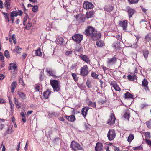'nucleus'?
Listing matches in <instances>:
<instances>
[{
    "label": "nucleus",
    "mask_w": 151,
    "mask_h": 151,
    "mask_svg": "<svg viewBox=\"0 0 151 151\" xmlns=\"http://www.w3.org/2000/svg\"><path fill=\"white\" fill-rule=\"evenodd\" d=\"M85 34L89 37H93L94 38H101V34L95 30L94 28L90 26H88L85 30Z\"/></svg>",
    "instance_id": "1"
},
{
    "label": "nucleus",
    "mask_w": 151,
    "mask_h": 151,
    "mask_svg": "<svg viewBox=\"0 0 151 151\" xmlns=\"http://www.w3.org/2000/svg\"><path fill=\"white\" fill-rule=\"evenodd\" d=\"M50 83L54 91L58 92L60 90V83L57 80H50Z\"/></svg>",
    "instance_id": "2"
},
{
    "label": "nucleus",
    "mask_w": 151,
    "mask_h": 151,
    "mask_svg": "<svg viewBox=\"0 0 151 151\" xmlns=\"http://www.w3.org/2000/svg\"><path fill=\"white\" fill-rule=\"evenodd\" d=\"M116 136L115 131L113 129H109L107 134V137L109 141L113 140Z\"/></svg>",
    "instance_id": "3"
},
{
    "label": "nucleus",
    "mask_w": 151,
    "mask_h": 151,
    "mask_svg": "<svg viewBox=\"0 0 151 151\" xmlns=\"http://www.w3.org/2000/svg\"><path fill=\"white\" fill-rule=\"evenodd\" d=\"M70 147L71 149L74 151L81 149V147L80 145L74 141H73L71 142Z\"/></svg>",
    "instance_id": "4"
},
{
    "label": "nucleus",
    "mask_w": 151,
    "mask_h": 151,
    "mask_svg": "<svg viewBox=\"0 0 151 151\" xmlns=\"http://www.w3.org/2000/svg\"><path fill=\"white\" fill-rule=\"evenodd\" d=\"M88 68L86 65H84L80 69V74L83 76H86L88 74Z\"/></svg>",
    "instance_id": "5"
},
{
    "label": "nucleus",
    "mask_w": 151,
    "mask_h": 151,
    "mask_svg": "<svg viewBox=\"0 0 151 151\" xmlns=\"http://www.w3.org/2000/svg\"><path fill=\"white\" fill-rule=\"evenodd\" d=\"M116 118L114 114L113 113L111 114L110 118L108 119L107 123L110 125L114 124L115 122Z\"/></svg>",
    "instance_id": "6"
},
{
    "label": "nucleus",
    "mask_w": 151,
    "mask_h": 151,
    "mask_svg": "<svg viewBox=\"0 0 151 151\" xmlns=\"http://www.w3.org/2000/svg\"><path fill=\"white\" fill-rule=\"evenodd\" d=\"M119 25L122 27L124 30H126L127 29V20H124L123 21H119Z\"/></svg>",
    "instance_id": "7"
},
{
    "label": "nucleus",
    "mask_w": 151,
    "mask_h": 151,
    "mask_svg": "<svg viewBox=\"0 0 151 151\" xmlns=\"http://www.w3.org/2000/svg\"><path fill=\"white\" fill-rule=\"evenodd\" d=\"M148 84V82L146 79H144L142 82V87L146 91H149Z\"/></svg>",
    "instance_id": "8"
},
{
    "label": "nucleus",
    "mask_w": 151,
    "mask_h": 151,
    "mask_svg": "<svg viewBox=\"0 0 151 151\" xmlns=\"http://www.w3.org/2000/svg\"><path fill=\"white\" fill-rule=\"evenodd\" d=\"M111 85L114 87L115 90L116 91H121V88L117 84L116 82L114 81H111L109 83Z\"/></svg>",
    "instance_id": "9"
},
{
    "label": "nucleus",
    "mask_w": 151,
    "mask_h": 151,
    "mask_svg": "<svg viewBox=\"0 0 151 151\" xmlns=\"http://www.w3.org/2000/svg\"><path fill=\"white\" fill-rule=\"evenodd\" d=\"M117 58L114 56L111 58H108L107 63L109 65H113L116 62Z\"/></svg>",
    "instance_id": "10"
},
{
    "label": "nucleus",
    "mask_w": 151,
    "mask_h": 151,
    "mask_svg": "<svg viewBox=\"0 0 151 151\" xmlns=\"http://www.w3.org/2000/svg\"><path fill=\"white\" fill-rule=\"evenodd\" d=\"M126 9L128 12L129 17V18H131L134 14L135 10L129 7H127Z\"/></svg>",
    "instance_id": "11"
},
{
    "label": "nucleus",
    "mask_w": 151,
    "mask_h": 151,
    "mask_svg": "<svg viewBox=\"0 0 151 151\" xmlns=\"http://www.w3.org/2000/svg\"><path fill=\"white\" fill-rule=\"evenodd\" d=\"M83 7L86 9H91L93 7V6L91 3L85 2L83 5Z\"/></svg>",
    "instance_id": "12"
},
{
    "label": "nucleus",
    "mask_w": 151,
    "mask_h": 151,
    "mask_svg": "<svg viewBox=\"0 0 151 151\" xmlns=\"http://www.w3.org/2000/svg\"><path fill=\"white\" fill-rule=\"evenodd\" d=\"M80 58L82 60L87 63L88 64L90 63V60L88 57L87 55L81 54L80 55Z\"/></svg>",
    "instance_id": "13"
},
{
    "label": "nucleus",
    "mask_w": 151,
    "mask_h": 151,
    "mask_svg": "<svg viewBox=\"0 0 151 151\" xmlns=\"http://www.w3.org/2000/svg\"><path fill=\"white\" fill-rule=\"evenodd\" d=\"M46 70L47 73H48L50 76L53 77L56 76L55 75V73L53 70H51L50 68L48 67H47L46 68Z\"/></svg>",
    "instance_id": "14"
},
{
    "label": "nucleus",
    "mask_w": 151,
    "mask_h": 151,
    "mask_svg": "<svg viewBox=\"0 0 151 151\" xmlns=\"http://www.w3.org/2000/svg\"><path fill=\"white\" fill-rule=\"evenodd\" d=\"M127 78L130 81H133L137 79V77L135 73H131L127 76Z\"/></svg>",
    "instance_id": "15"
},
{
    "label": "nucleus",
    "mask_w": 151,
    "mask_h": 151,
    "mask_svg": "<svg viewBox=\"0 0 151 151\" xmlns=\"http://www.w3.org/2000/svg\"><path fill=\"white\" fill-rule=\"evenodd\" d=\"M103 145L102 143L100 142H97L96 144V146L95 147L96 151H102L103 149Z\"/></svg>",
    "instance_id": "16"
},
{
    "label": "nucleus",
    "mask_w": 151,
    "mask_h": 151,
    "mask_svg": "<svg viewBox=\"0 0 151 151\" xmlns=\"http://www.w3.org/2000/svg\"><path fill=\"white\" fill-rule=\"evenodd\" d=\"M90 108L89 107H85L82 108L81 110V114L84 117H85L87 114V113Z\"/></svg>",
    "instance_id": "17"
},
{
    "label": "nucleus",
    "mask_w": 151,
    "mask_h": 151,
    "mask_svg": "<svg viewBox=\"0 0 151 151\" xmlns=\"http://www.w3.org/2000/svg\"><path fill=\"white\" fill-rule=\"evenodd\" d=\"M65 117L69 121L71 122H73L76 120V118L74 115H72L71 116H66Z\"/></svg>",
    "instance_id": "18"
},
{
    "label": "nucleus",
    "mask_w": 151,
    "mask_h": 151,
    "mask_svg": "<svg viewBox=\"0 0 151 151\" xmlns=\"http://www.w3.org/2000/svg\"><path fill=\"white\" fill-rule=\"evenodd\" d=\"M17 95L22 101L26 99V96L23 92L19 91L17 93Z\"/></svg>",
    "instance_id": "19"
},
{
    "label": "nucleus",
    "mask_w": 151,
    "mask_h": 151,
    "mask_svg": "<svg viewBox=\"0 0 151 151\" xmlns=\"http://www.w3.org/2000/svg\"><path fill=\"white\" fill-rule=\"evenodd\" d=\"M17 86V82L16 81L13 82L11 84L10 88L11 92L13 93L14 92L15 89Z\"/></svg>",
    "instance_id": "20"
},
{
    "label": "nucleus",
    "mask_w": 151,
    "mask_h": 151,
    "mask_svg": "<svg viewBox=\"0 0 151 151\" xmlns=\"http://www.w3.org/2000/svg\"><path fill=\"white\" fill-rule=\"evenodd\" d=\"M94 12L93 11L87 12L86 14V17L87 18H91L93 17Z\"/></svg>",
    "instance_id": "21"
},
{
    "label": "nucleus",
    "mask_w": 151,
    "mask_h": 151,
    "mask_svg": "<svg viewBox=\"0 0 151 151\" xmlns=\"http://www.w3.org/2000/svg\"><path fill=\"white\" fill-rule=\"evenodd\" d=\"M51 93V91L48 89L47 90L43 93V96L45 98L47 99L48 98L49 96Z\"/></svg>",
    "instance_id": "22"
},
{
    "label": "nucleus",
    "mask_w": 151,
    "mask_h": 151,
    "mask_svg": "<svg viewBox=\"0 0 151 151\" xmlns=\"http://www.w3.org/2000/svg\"><path fill=\"white\" fill-rule=\"evenodd\" d=\"M96 45L97 47H101L104 46L105 44L103 41L101 40H98L96 41Z\"/></svg>",
    "instance_id": "23"
},
{
    "label": "nucleus",
    "mask_w": 151,
    "mask_h": 151,
    "mask_svg": "<svg viewBox=\"0 0 151 151\" xmlns=\"http://www.w3.org/2000/svg\"><path fill=\"white\" fill-rule=\"evenodd\" d=\"M14 103L16 105V107L18 109L21 108V105L20 103L18 102V100L16 98H14Z\"/></svg>",
    "instance_id": "24"
},
{
    "label": "nucleus",
    "mask_w": 151,
    "mask_h": 151,
    "mask_svg": "<svg viewBox=\"0 0 151 151\" xmlns=\"http://www.w3.org/2000/svg\"><path fill=\"white\" fill-rule=\"evenodd\" d=\"M125 97L126 99L132 98L133 99L134 96L130 94L129 92H127L124 94Z\"/></svg>",
    "instance_id": "25"
},
{
    "label": "nucleus",
    "mask_w": 151,
    "mask_h": 151,
    "mask_svg": "<svg viewBox=\"0 0 151 151\" xmlns=\"http://www.w3.org/2000/svg\"><path fill=\"white\" fill-rule=\"evenodd\" d=\"M119 43L120 42H117V43L116 44H115V43L113 44L112 45V47L113 48L116 50L117 49H119L120 48L119 45Z\"/></svg>",
    "instance_id": "26"
},
{
    "label": "nucleus",
    "mask_w": 151,
    "mask_h": 151,
    "mask_svg": "<svg viewBox=\"0 0 151 151\" xmlns=\"http://www.w3.org/2000/svg\"><path fill=\"white\" fill-rule=\"evenodd\" d=\"M130 115L129 111H126L124 114V117L129 121V118L130 117Z\"/></svg>",
    "instance_id": "27"
},
{
    "label": "nucleus",
    "mask_w": 151,
    "mask_h": 151,
    "mask_svg": "<svg viewBox=\"0 0 151 151\" xmlns=\"http://www.w3.org/2000/svg\"><path fill=\"white\" fill-rule=\"evenodd\" d=\"M10 68L9 69V70L12 69H14V70L17 68V65L13 63H11L10 64Z\"/></svg>",
    "instance_id": "28"
},
{
    "label": "nucleus",
    "mask_w": 151,
    "mask_h": 151,
    "mask_svg": "<svg viewBox=\"0 0 151 151\" xmlns=\"http://www.w3.org/2000/svg\"><path fill=\"white\" fill-rule=\"evenodd\" d=\"M88 106L92 107L93 108L96 107V103L95 102H92L91 101H89L88 103Z\"/></svg>",
    "instance_id": "29"
},
{
    "label": "nucleus",
    "mask_w": 151,
    "mask_h": 151,
    "mask_svg": "<svg viewBox=\"0 0 151 151\" xmlns=\"http://www.w3.org/2000/svg\"><path fill=\"white\" fill-rule=\"evenodd\" d=\"M56 41L57 44L62 45L64 42V40L63 38H56Z\"/></svg>",
    "instance_id": "30"
},
{
    "label": "nucleus",
    "mask_w": 151,
    "mask_h": 151,
    "mask_svg": "<svg viewBox=\"0 0 151 151\" xmlns=\"http://www.w3.org/2000/svg\"><path fill=\"white\" fill-rule=\"evenodd\" d=\"M134 139V136L133 134H130L128 137L127 140L129 143H130Z\"/></svg>",
    "instance_id": "31"
},
{
    "label": "nucleus",
    "mask_w": 151,
    "mask_h": 151,
    "mask_svg": "<svg viewBox=\"0 0 151 151\" xmlns=\"http://www.w3.org/2000/svg\"><path fill=\"white\" fill-rule=\"evenodd\" d=\"M143 55L146 59H147L148 55L149 54V52L147 50H145L143 51Z\"/></svg>",
    "instance_id": "32"
},
{
    "label": "nucleus",
    "mask_w": 151,
    "mask_h": 151,
    "mask_svg": "<svg viewBox=\"0 0 151 151\" xmlns=\"http://www.w3.org/2000/svg\"><path fill=\"white\" fill-rule=\"evenodd\" d=\"M18 15V12L16 11H13L11 13L10 16L11 17H16Z\"/></svg>",
    "instance_id": "33"
},
{
    "label": "nucleus",
    "mask_w": 151,
    "mask_h": 151,
    "mask_svg": "<svg viewBox=\"0 0 151 151\" xmlns=\"http://www.w3.org/2000/svg\"><path fill=\"white\" fill-rule=\"evenodd\" d=\"M4 54V56L6 57L7 58H10V54L8 50H5Z\"/></svg>",
    "instance_id": "34"
},
{
    "label": "nucleus",
    "mask_w": 151,
    "mask_h": 151,
    "mask_svg": "<svg viewBox=\"0 0 151 151\" xmlns=\"http://www.w3.org/2000/svg\"><path fill=\"white\" fill-rule=\"evenodd\" d=\"M35 54L37 56H39L42 55V54L40 48L36 50Z\"/></svg>",
    "instance_id": "35"
},
{
    "label": "nucleus",
    "mask_w": 151,
    "mask_h": 151,
    "mask_svg": "<svg viewBox=\"0 0 151 151\" xmlns=\"http://www.w3.org/2000/svg\"><path fill=\"white\" fill-rule=\"evenodd\" d=\"M147 126L149 129L151 128V119H150L146 122Z\"/></svg>",
    "instance_id": "36"
},
{
    "label": "nucleus",
    "mask_w": 151,
    "mask_h": 151,
    "mask_svg": "<svg viewBox=\"0 0 151 151\" xmlns=\"http://www.w3.org/2000/svg\"><path fill=\"white\" fill-rule=\"evenodd\" d=\"M27 19H28V20L29 21V19L28 17V15L26 14V15L24 17L23 19V24L24 25H25L26 21L27 20Z\"/></svg>",
    "instance_id": "37"
},
{
    "label": "nucleus",
    "mask_w": 151,
    "mask_h": 151,
    "mask_svg": "<svg viewBox=\"0 0 151 151\" xmlns=\"http://www.w3.org/2000/svg\"><path fill=\"white\" fill-rule=\"evenodd\" d=\"M98 75L96 74L94 72H92L91 73V76L94 79H97L98 78Z\"/></svg>",
    "instance_id": "38"
},
{
    "label": "nucleus",
    "mask_w": 151,
    "mask_h": 151,
    "mask_svg": "<svg viewBox=\"0 0 151 151\" xmlns=\"http://www.w3.org/2000/svg\"><path fill=\"white\" fill-rule=\"evenodd\" d=\"M71 74L72 77L73 78L74 81H77L78 80V78L76 74L74 73H72Z\"/></svg>",
    "instance_id": "39"
},
{
    "label": "nucleus",
    "mask_w": 151,
    "mask_h": 151,
    "mask_svg": "<svg viewBox=\"0 0 151 151\" xmlns=\"http://www.w3.org/2000/svg\"><path fill=\"white\" fill-rule=\"evenodd\" d=\"M3 14L4 16V17L5 19H7L8 21L9 22V14L8 13H5L4 12H3Z\"/></svg>",
    "instance_id": "40"
},
{
    "label": "nucleus",
    "mask_w": 151,
    "mask_h": 151,
    "mask_svg": "<svg viewBox=\"0 0 151 151\" xmlns=\"http://www.w3.org/2000/svg\"><path fill=\"white\" fill-rule=\"evenodd\" d=\"M10 6V3L7 1H6L4 3V6L6 9L9 8Z\"/></svg>",
    "instance_id": "41"
},
{
    "label": "nucleus",
    "mask_w": 151,
    "mask_h": 151,
    "mask_svg": "<svg viewBox=\"0 0 151 151\" xmlns=\"http://www.w3.org/2000/svg\"><path fill=\"white\" fill-rule=\"evenodd\" d=\"M83 38V35H80L79 34H76L74 36H72L71 38Z\"/></svg>",
    "instance_id": "42"
},
{
    "label": "nucleus",
    "mask_w": 151,
    "mask_h": 151,
    "mask_svg": "<svg viewBox=\"0 0 151 151\" xmlns=\"http://www.w3.org/2000/svg\"><path fill=\"white\" fill-rule=\"evenodd\" d=\"M83 38H72V40L77 43H79L82 40Z\"/></svg>",
    "instance_id": "43"
},
{
    "label": "nucleus",
    "mask_w": 151,
    "mask_h": 151,
    "mask_svg": "<svg viewBox=\"0 0 151 151\" xmlns=\"http://www.w3.org/2000/svg\"><path fill=\"white\" fill-rule=\"evenodd\" d=\"M32 10L34 12H36L38 10V6L36 5L33 6L32 8Z\"/></svg>",
    "instance_id": "44"
},
{
    "label": "nucleus",
    "mask_w": 151,
    "mask_h": 151,
    "mask_svg": "<svg viewBox=\"0 0 151 151\" xmlns=\"http://www.w3.org/2000/svg\"><path fill=\"white\" fill-rule=\"evenodd\" d=\"M129 2L131 4H136L138 3L139 0H128Z\"/></svg>",
    "instance_id": "45"
},
{
    "label": "nucleus",
    "mask_w": 151,
    "mask_h": 151,
    "mask_svg": "<svg viewBox=\"0 0 151 151\" xmlns=\"http://www.w3.org/2000/svg\"><path fill=\"white\" fill-rule=\"evenodd\" d=\"M145 136L146 137L150 138L151 137L150 133L149 132H147L145 133Z\"/></svg>",
    "instance_id": "46"
},
{
    "label": "nucleus",
    "mask_w": 151,
    "mask_h": 151,
    "mask_svg": "<svg viewBox=\"0 0 151 151\" xmlns=\"http://www.w3.org/2000/svg\"><path fill=\"white\" fill-rule=\"evenodd\" d=\"M12 127H8V129L6 133L7 134H11L12 133Z\"/></svg>",
    "instance_id": "47"
},
{
    "label": "nucleus",
    "mask_w": 151,
    "mask_h": 151,
    "mask_svg": "<svg viewBox=\"0 0 151 151\" xmlns=\"http://www.w3.org/2000/svg\"><path fill=\"white\" fill-rule=\"evenodd\" d=\"M9 102L10 104L11 110L12 111V110H13L14 109V104H13L12 101L10 100H9Z\"/></svg>",
    "instance_id": "48"
},
{
    "label": "nucleus",
    "mask_w": 151,
    "mask_h": 151,
    "mask_svg": "<svg viewBox=\"0 0 151 151\" xmlns=\"http://www.w3.org/2000/svg\"><path fill=\"white\" fill-rule=\"evenodd\" d=\"M133 149L134 150H140L142 149V147L141 146H139L136 147H133Z\"/></svg>",
    "instance_id": "49"
},
{
    "label": "nucleus",
    "mask_w": 151,
    "mask_h": 151,
    "mask_svg": "<svg viewBox=\"0 0 151 151\" xmlns=\"http://www.w3.org/2000/svg\"><path fill=\"white\" fill-rule=\"evenodd\" d=\"M19 81L20 83L23 86H24V83L23 80L22 78V77L21 78L20 77L19 79Z\"/></svg>",
    "instance_id": "50"
},
{
    "label": "nucleus",
    "mask_w": 151,
    "mask_h": 151,
    "mask_svg": "<svg viewBox=\"0 0 151 151\" xmlns=\"http://www.w3.org/2000/svg\"><path fill=\"white\" fill-rule=\"evenodd\" d=\"M102 68L103 69V70L104 71L105 73L108 72V68L104 66H102Z\"/></svg>",
    "instance_id": "51"
},
{
    "label": "nucleus",
    "mask_w": 151,
    "mask_h": 151,
    "mask_svg": "<svg viewBox=\"0 0 151 151\" xmlns=\"http://www.w3.org/2000/svg\"><path fill=\"white\" fill-rule=\"evenodd\" d=\"M31 23H30L29 21L28 22L26 27V29H28L29 28V27H31Z\"/></svg>",
    "instance_id": "52"
},
{
    "label": "nucleus",
    "mask_w": 151,
    "mask_h": 151,
    "mask_svg": "<svg viewBox=\"0 0 151 151\" xmlns=\"http://www.w3.org/2000/svg\"><path fill=\"white\" fill-rule=\"evenodd\" d=\"M86 84L87 86L89 88H91V82L89 81H87L86 82Z\"/></svg>",
    "instance_id": "53"
},
{
    "label": "nucleus",
    "mask_w": 151,
    "mask_h": 151,
    "mask_svg": "<svg viewBox=\"0 0 151 151\" xmlns=\"http://www.w3.org/2000/svg\"><path fill=\"white\" fill-rule=\"evenodd\" d=\"M146 143L149 146L151 147V140L145 139Z\"/></svg>",
    "instance_id": "54"
},
{
    "label": "nucleus",
    "mask_w": 151,
    "mask_h": 151,
    "mask_svg": "<svg viewBox=\"0 0 151 151\" xmlns=\"http://www.w3.org/2000/svg\"><path fill=\"white\" fill-rule=\"evenodd\" d=\"M72 53V51H66L65 53V55H66L68 56L70 54H71Z\"/></svg>",
    "instance_id": "55"
},
{
    "label": "nucleus",
    "mask_w": 151,
    "mask_h": 151,
    "mask_svg": "<svg viewBox=\"0 0 151 151\" xmlns=\"http://www.w3.org/2000/svg\"><path fill=\"white\" fill-rule=\"evenodd\" d=\"M22 48H20V47L18 46L16 48V52L17 53H19L20 52L19 50H21Z\"/></svg>",
    "instance_id": "56"
},
{
    "label": "nucleus",
    "mask_w": 151,
    "mask_h": 151,
    "mask_svg": "<svg viewBox=\"0 0 151 151\" xmlns=\"http://www.w3.org/2000/svg\"><path fill=\"white\" fill-rule=\"evenodd\" d=\"M77 65V63H76L74 64H72V66L71 67V68L73 70L75 68H76Z\"/></svg>",
    "instance_id": "57"
},
{
    "label": "nucleus",
    "mask_w": 151,
    "mask_h": 151,
    "mask_svg": "<svg viewBox=\"0 0 151 151\" xmlns=\"http://www.w3.org/2000/svg\"><path fill=\"white\" fill-rule=\"evenodd\" d=\"M114 150L115 151H119V148L115 146H114Z\"/></svg>",
    "instance_id": "58"
},
{
    "label": "nucleus",
    "mask_w": 151,
    "mask_h": 151,
    "mask_svg": "<svg viewBox=\"0 0 151 151\" xmlns=\"http://www.w3.org/2000/svg\"><path fill=\"white\" fill-rule=\"evenodd\" d=\"M3 8V4L2 1L0 0V8L2 9Z\"/></svg>",
    "instance_id": "59"
},
{
    "label": "nucleus",
    "mask_w": 151,
    "mask_h": 151,
    "mask_svg": "<svg viewBox=\"0 0 151 151\" xmlns=\"http://www.w3.org/2000/svg\"><path fill=\"white\" fill-rule=\"evenodd\" d=\"M40 85H37L35 87V89L37 91H39L40 88Z\"/></svg>",
    "instance_id": "60"
},
{
    "label": "nucleus",
    "mask_w": 151,
    "mask_h": 151,
    "mask_svg": "<svg viewBox=\"0 0 151 151\" xmlns=\"http://www.w3.org/2000/svg\"><path fill=\"white\" fill-rule=\"evenodd\" d=\"M4 78V76L2 74H0V80H3Z\"/></svg>",
    "instance_id": "61"
},
{
    "label": "nucleus",
    "mask_w": 151,
    "mask_h": 151,
    "mask_svg": "<svg viewBox=\"0 0 151 151\" xmlns=\"http://www.w3.org/2000/svg\"><path fill=\"white\" fill-rule=\"evenodd\" d=\"M0 60L2 62H4V58L3 56L0 57Z\"/></svg>",
    "instance_id": "62"
},
{
    "label": "nucleus",
    "mask_w": 151,
    "mask_h": 151,
    "mask_svg": "<svg viewBox=\"0 0 151 151\" xmlns=\"http://www.w3.org/2000/svg\"><path fill=\"white\" fill-rule=\"evenodd\" d=\"M20 115L22 117V118L25 117V114L23 112H22L21 113Z\"/></svg>",
    "instance_id": "63"
},
{
    "label": "nucleus",
    "mask_w": 151,
    "mask_h": 151,
    "mask_svg": "<svg viewBox=\"0 0 151 151\" xmlns=\"http://www.w3.org/2000/svg\"><path fill=\"white\" fill-rule=\"evenodd\" d=\"M27 54H26V53H24L22 55V56L23 57V59H24L26 57V56H27Z\"/></svg>",
    "instance_id": "64"
}]
</instances>
